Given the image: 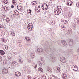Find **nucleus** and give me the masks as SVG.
Returning <instances> with one entry per match:
<instances>
[{"mask_svg":"<svg viewBox=\"0 0 79 79\" xmlns=\"http://www.w3.org/2000/svg\"><path fill=\"white\" fill-rule=\"evenodd\" d=\"M3 64H4V62H3Z\"/></svg>","mask_w":79,"mask_h":79,"instance_id":"nucleus-62","label":"nucleus"},{"mask_svg":"<svg viewBox=\"0 0 79 79\" xmlns=\"http://www.w3.org/2000/svg\"><path fill=\"white\" fill-rule=\"evenodd\" d=\"M78 52H79V49H78Z\"/></svg>","mask_w":79,"mask_h":79,"instance_id":"nucleus-57","label":"nucleus"},{"mask_svg":"<svg viewBox=\"0 0 79 79\" xmlns=\"http://www.w3.org/2000/svg\"><path fill=\"white\" fill-rule=\"evenodd\" d=\"M34 79H40V78L39 77H37L36 78Z\"/></svg>","mask_w":79,"mask_h":79,"instance_id":"nucleus-48","label":"nucleus"},{"mask_svg":"<svg viewBox=\"0 0 79 79\" xmlns=\"http://www.w3.org/2000/svg\"><path fill=\"white\" fill-rule=\"evenodd\" d=\"M76 68V65H74L73 66V68Z\"/></svg>","mask_w":79,"mask_h":79,"instance_id":"nucleus-47","label":"nucleus"},{"mask_svg":"<svg viewBox=\"0 0 79 79\" xmlns=\"http://www.w3.org/2000/svg\"><path fill=\"white\" fill-rule=\"evenodd\" d=\"M27 28L29 31H31L32 29V28H33V25L32 23H29L28 25Z\"/></svg>","mask_w":79,"mask_h":79,"instance_id":"nucleus-2","label":"nucleus"},{"mask_svg":"<svg viewBox=\"0 0 79 79\" xmlns=\"http://www.w3.org/2000/svg\"><path fill=\"white\" fill-rule=\"evenodd\" d=\"M44 4L42 5L41 7H44Z\"/></svg>","mask_w":79,"mask_h":79,"instance_id":"nucleus-53","label":"nucleus"},{"mask_svg":"<svg viewBox=\"0 0 79 79\" xmlns=\"http://www.w3.org/2000/svg\"><path fill=\"white\" fill-rule=\"evenodd\" d=\"M73 69L74 70V71H77L78 70V67L76 66V68H73Z\"/></svg>","mask_w":79,"mask_h":79,"instance_id":"nucleus-20","label":"nucleus"},{"mask_svg":"<svg viewBox=\"0 0 79 79\" xmlns=\"http://www.w3.org/2000/svg\"><path fill=\"white\" fill-rule=\"evenodd\" d=\"M17 8L19 10H21V6H17Z\"/></svg>","mask_w":79,"mask_h":79,"instance_id":"nucleus-26","label":"nucleus"},{"mask_svg":"<svg viewBox=\"0 0 79 79\" xmlns=\"http://www.w3.org/2000/svg\"><path fill=\"white\" fill-rule=\"evenodd\" d=\"M35 56V54L34 52H31L30 56L31 58H34Z\"/></svg>","mask_w":79,"mask_h":79,"instance_id":"nucleus-10","label":"nucleus"},{"mask_svg":"<svg viewBox=\"0 0 79 79\" xmlns=\"http://www.w3.org/2000/svg\"><path fill=\"white\" fill-rule=\"evenodd\" d=\"M25 39H26V40L28 41V42H31V40L30 39V38L29 37H26L25 38Z\"/></svg>","mask_w":79,"mask_h":79,"instance_id":"nucleus-16","label":"nucleus"},{"mask_svg":"<svg viewBox=\"0 0 79 79\" xmlns=\"http://www.w3.org/2000/svg\"><path fill=\"white\" fill-rule=\"evenodd\" d=\"M50 0V1H53V0Z\"/></svg>","mask_w":79,"mask_h":79,"instance_id":"nucleus-58","label":"nucleus"},{"mask_svg":"<svg viewBox=\"0 0 79 79\" xmlns=\"http://www.w3.org/2000/svg\"><path fill=\"white\" fill-rule=\"evenodd\" d=\"M10 64H11L12 67H15L18 65V63L15 61H11L10 63Z\"/></svg>","mask_w":79,"mask_h":79,"instance_id":"nucleus-3","label":"nucleus"},{"mask_svg":"<svg viewBox=\"0 0 79 79\" xmlns=\"http://www.w3.org/2000/svg\"><path fill=\"white\" fill-rule=\"evenodd\" d=\"M21 75V73L19 72H17L15 73V76H17V77L20 76Z\"/></svg>","mask_w":79,"mask_h":79,"instance_id":"nucleus-9","label":"nucleus"},{"mask_svg":"<svg viewBox=\"0 0 79 79\" xmlns=\"http://www.w3.org/2000/svg\"><path fill=\"white\" fill-rule=\"evenodd\" d=\"M62 79H66L67 78V75L65 73H63L62 74Z\"/></svg>","mask_w":79,"mask_h":79,"instance_id":"nucleus-11","label":"nucleus"},{"mask_svg":"<svg viewBox=\"0 0 79 79\" xmlns=\"http://www.w3.org/2000/svg\"><path fill=\"white\" fill-rule=\"evenodd\" d=\"M69 45L70 47L73 46L74 45V41L73 40H70L69 42Z\"/></svg>","mask_w":79,"mask_h":79,"instance_id":"nucleus-7","label":"nucleus"},{"mask_svg":"<svg viewBox=\"0 0 79 79\" xmlns=\"http://www.w3.org/2000/svg\"><path fill=\"white\" fill-rule=\"evenodd\" d=\"M37 51L39 53H41V52H42L43 51V50L41 48H39L37 49Z\"/></svg>","mask_w":79,"mask_h":79,"instance_id":"nucleus-17","label":"nucleus"},{"mask_svg":"<svg viewBox=\"0 0 79 79\" xmlns=\"http://www.w3.org/2000/svg\"><path fill=\"white\" fill-rule=\"evenodd\" d=\"M76 6H77V7H78V8H79V2H77L76 3Z\"/></svg>","mask_w":79,"mask_h":79,"instance_id":"nucleus-35","label":"nucleus"},{"mask_svg":"<svg viewBox=\"0 0 79 79\" xmlns=\"http://www.w3.org/2000/svg\"><path fill=\"white\" fill-rule=\"evenodd\" d=\"M0 54L3 56V55H4L5 54V52L3 50H0Z\"/></svg>","mask_w":79,"mask_h":79,"instance_id":"nucleus-15","label":"nucleus"},{"mask_svg":"<svg viewBox=\"0 0 79 79\" xmlns=\"http://www.w3.org/2000/svg\"><path fill=\"white\" fill-rule=\"evenodd\" d=\"M6 20L8 23H9L10 22V19L9 18H7L6 19Z\"/></svg>","mask_w":79,"mask_h":79,"instance_id":"nucleus-25","label":"nucleus"},{"mask_svg":"<svg viewBox=\"0 0 79 79\" xmlns=\"http://www.w3.org/2000/svg\"><path fill=\"white\" fill-rule=\"evenodd\" d=\"M57 70H58V71L60 72V68H57Z\"/></svg>","mask_w":79,"mask_h":79,"instance_id":"nucleus-44","label":"nucleus"},{"mask_svg":"<svg viewBox=\"0 0 79 79\" xmlns=\"http://www.w3.org/2000/svg\"><path fill=\"white\" fill-rule=\"evenodd\" d=\"M78 22L79 23V20H78Z\"/></svg>","mask_w":79,"mask_h":79,"instance_id":"nucleus-61","label":"nucleus"},{"mask_svg":"<svg viewBox=\"0 0 79 79\" xmlns=\"http://www.w3.org/2000/svg\"><path fill=\"white\" fill-rule=\"evenodd\" d=\"M44 5H45L46 7H43V10H47L48 8V5L46 3H44Z\"/></svg>","mask_w":79,"mask_h":79,"instance_id":"nucleus-12","label":"nucleus"},{"mask_svg":"<svg viewBox=\"0 0 79 79\" xmlns=\"http://www.w3.org/2000/svg\"><path fill=\"white\" fill-rule=\"evenodd\" d=\"M61 27L62 29L63 28H64L65 27H64V25H62L61 26Z\"/></svg>","mask_w":79,"mask_h":79,"instance_id":"nucleus-42","label":"nucleus"},{"mask_svg":"<svg viewBox=\"0 0 79 79\" xmlns=\"http://www.w3.org/2000/svg\"><path fill=\"white\" fill-rule=\"evenodd\" d=\"M65 55L69 57L73 54V51L71 49H67L65 51Z\"/></svg>","mask_w":79,"mask_h":79,"instance_id":"nucleus-1","label":"nucleus"},{"mask_svg":"<svg viewBox=\"0 0 79 79\" xmlns=\"http://www.w3.org/2000/svg\"><path fill=\"white\" fill-rule=\"evenodd\" d=\"M12 18H14L15 16H14V15L13 14L11 15Z\"/></svg>","mask_w":79,"mask_h":79,"instance_id":"nucleus-41","label":"nucleus"},{"mask_svg":"<svg viewBox=\"0 0 79 79\" xmlns=\"http://www.w3.org/2000/svg\"><path fill=\"white\" fill-rule=\"evenodd\" d=\"M63 23H64V24H68V22H67V20H64L63 21Z\"/></svg>","mask_w":79,"mask_h":79,"instance_id":"nucleus-29","label":"nucleus"},{"mask_svg":"<svg viewBox=\"0 0 79 79\" xmlns=\"http://www.w3.org/2000/svg\"><path fill=\"white\" fill-rule=\"evenodd\" d=\"M4 29H5L4 27L2 25H0V30H2L3 31V30H4Z\"/></svg>","mask_w":79,"mask_h":79,"instance_id":"nucleus-18","label":"nucleus"},{"mask_svg":"<svg viewBox=\"0 0 79 79\" xmlns=\"http://www.w3.org/2000/svg\"><path fill=\"white\" fill-rule=\"evenodd\" d=\"M2 61V58L0 56V61Z\"/></svg>","mask_w":79,"mask_h":79,"instance_id":"nucleus-46","label":"nucleus"},{"mask_svg":"<svg viewBox=\"0 0 79 79\" xmlns=\"http://www.w3.org/2000/svg\"><path fill=\"white\" fill-rule=\"evenodd\" d=\"M67 4L68 6H70L72 5V4H73V2L71 0H69V1L67 2Z\"/></svg>","mask_w":79,"mask_h":79,"instance_id":"nucleus-8","label":"nucleus"},{"mask_svg":"<svg viewBox=\"0 0 79 79\" xmlns=\"http://www.w3.org/2000/svg\"><path fill=\"white\" fill-rule=\"evenodd\" d=\"M2 18L4 19L5 18V15H2Z\"/></svg>","mask_w":79,"mask_h":79,"instance_id":"nucleus-43","label":"nucleus"},{"mask_svg":"<svg viewBox=\"0 0 79 79\" xmlns=\"http://www.w3.org/2000/svg\"><path fill=\"white\" fill-rule=\"evenodd\" d=\"M10 10V9L8 8V7H6L4 8V10L5 11H8Z\"/></svg>","mask_w":79,"mask_h":79,"instance_id":"nucleus-23","label":"nucleus"},{"mask_svg":"<svg viewBox=\"0 0 79 79\" xmlns=\"http://www.w3.org/2000/svg\"><path fill=\"white\" fill-rule=\"evenodd\" d=\"M35 11H37L38 13H39L40 11V8L38 6H36L35 8Z\"/></svg>","mask_w":79,"mask_h":79,"instance_id":"nucleus-6","label":"nucleus"},{"mask_svg":"<svg viewBox=\"0 0 79 79\" xmlns=\"http://www.w3.org/2000/svg\"><path fill=\"white\" fill-rule=\"evenodd\" d=\"M54 12L55 13V15H59L60 13L58 11V10H56V11H54Z\"/></svg>","mask_w":79,"mask_h":79,"instance_id":"nucleus-19","label":"nucleus"},{"mask_svg":"<svg viewBox=\"0 0 79 79\" xmlns=\"http://www.w3.org/2000/svg\"><path fill=\"white\" fill-rule=\"evenodd\" d=\"M38 64L40 67H41V66H42V63H41V62H39Z\"/></svg>","mask_w":79,"mask_h":79,"instance_id":"nucleus-31","label":"nucleus"},{"mask_svg":"<svg viewBox=\"0 0 79 79\" xmlns=\"http://www.w3.org/2000/svg\"><path fill=\"white\" fill-rule=\"evenodd\" d=\"M27 79H31V77L30 76H28L27 77Z\"/></svg>","mask_w":79,"mask_h":79,"instance_id":"nucleus-37","label":"nucleus"},{"mask_svg":"<svg viewBox=\"0 0 79 79\" xmlns=\"http://www.w3.org/2000/svg\"><path fill=\"white\" fill-rule=\"evenodd\" d=\"M57 10L59 11V12L60 13H61V10H62L61 7L60 6H57Z\"/></svg>","mask_w":79,"mask_h":79,"instance_id":"nucleus-13","label":"nucleus"},{"mask_svg":"<svg viewBox=\"0 0 79 79\" xmlns=\"http://www.w3.org/2000/svg\"><path fill=\"white\" fill-rule=\"evenodd\" d=\"M8 69L6 68H4L2 70V75H4V74H6L8 73Z\"/></svg>","mask_w":79,"mask_h":79,"instance_id":"nucleus-4","label":"nucleus"},{"mask_svg":"<svg viewBox=\"0 0 79 79\" xmlns=\"http://www.w3.org/2000/svg\"><path fill=\"white\" fill-rule=\"evenodd\" d=\"M61 43L63 45H64V46H66V45H67V43H66V41L64 40H62L61 41Z\"/></svg>","mask_w":79,"mask_h":79,"instance_id":"nucleus-14","label":"nucleus"},{"mask_svg":"<svg viewBox=\"0 0 79 79\" xmlns=\"http://www.w3.org/2000/svg\"><path fill=\"white\" fill-rule=\"evenodd\" d=\"M6 0V1H4V3H5V4H7V3H8V1H7V0Z\"/></svg>","mask_w":79,"mask_h":79,"instance_id":"nucleus-39","label":"nucleus"},{"mask_svg":"<svg viewBox=\"0 0 79 79\" xmlns=\"http://www.w3.org/2000/svg\"><path fill=\"white\" fill-rule=\"evenodd\" d=\"M38 69L39 71H42V72L43 71V69H42V68H38Z\"/></svg>","mask_w":79,"mask_h":79,"instance_id":"nucleus-33","label":"nucleus"},{"mask_svg":"<svg viewBox=\"0 0 79 79\" xmlns=\"http://www.w3.org/2000/svg\"><path fill=\"white\" fill-rule=\"evenodd\" d=\"M33 5H35V3H33Z\"/></svg>","mask_w":79,"mask_h":79,"instance_id":"nucleus-54","label":"nucleus"},{"mask_svg":"<svg viewBox=\"0 0 79 79\" xmlns=\"http://www.w3.org/2000/svg\"><path fill=\"white\" fill-rule=\"evenodd\" d=\"M62 29H63V30H65V29H66V27L63 28H62Z\"/></svg>","mask_w":79,"mask_h":79,"instance_id":"nucleus-51","label":"nucleus"},{"mask_svg":"<svg viewBox=\"0 0 79 79\" xmlns=\"http://www.w3.org/2000/svg\"><path fill=\"white\" fill-rule=\"evenodd\" d=\"M42 79H47V78H46V76H42L41 77Z\"/></svg>","mask_w":79,"mask_h":79,"instance_id":"nucleus-30","label":"nucleus"},{"mask_svg":"<svg viewBox=\"0 0 79 79\" xmlns=\"http://www.w3.org/2000/svg\"><path fill=\"white\" fill-rule=\"evenodd\" d=\"M29 13H30V15H32V14L31 13V12H32V10L30 9H29Z\"/></svg>","mask_w":79,"mask_h":79,"instance_id":"nucleus-34","label":"nucleus"},{"mask_svg":"<svg viewBox=\"0 0 79 79\" xmlns=\"http://www.w3.org/2000/svg\"><path fill=\"white\" fill-rule=\"evenodd\" d=\"M51 24L52 25H53V24H55V22L54 21H52L51 22Z\"/></svg>","mask_w":79,"mask_h":79,"instance_id":"nucleus-32","label":"nucleus"},{"mask_svg":"<svg viewBox=\"0 0 79 79\" xmlns=\"http://www.w3.org/2000/svg\"><path fill=\"white\" fill-rule=\"evenodd\" d=\"M14 13L15 15H18L19 14V12L18 11L16 10L15 11H14Z\"/></svg>","mask_w":79,"mask_h":79,"instance_id":"nucleus-21","label":"nucleus"},{"mask_svg":"<svg viewBox=\"0 0 79 79\" xmlns=\"http://www.w3.org/2000/svg\"><path fill=\"white\" fill-rule=\"evenodd\" d=\"M27 11H28V9H27Z\"/></svg>","mask_w":79,"mask_h":79,"instance_id":"nucleus-63","label":"nucleus"},{"mask_svg":"<svg viewBox=\"0 0 79 79\" xmlns=\"http://www.w3.org/2000/svg\"><path fill=\"white\" fill-rule=\"evenodd\" d=\"M2 42H3L4 43H6V40H2Z\"/></svg>","mask_w":79,"mask_h":79,"instance_id":"nucleus-38","label":"nucleus"},{"mask_svg":"<svg viewBox=\"0 0 79 79\" xmlns=\"http://www.w3.org/2000/svg\"><path fill=\"white\" fill-rule=\"evenodd\" d=\"M37 65H35V66L34 67L35 68H37Z\"/></svg>","mask_w":79,"mask_h":79,"instance_id":"nucleus-55","label":"nucleus"},{"mask_svg":"<svg viewBox=\"0 0 79 79\" xmlns=\"http://www.w3.org/2000/svg\"><path fill=\"white\" fill-rule=\"evenodd\" d=\"M5 48L6 50H8V46H6L5 47Z\"/></svg>","mask_w":79,"mask_h":79,"instance_id":"nucleus-40","label":"nucleus"},{"mask_svg":"<svg viewBox=\"0 0 79 79\" xmlns=\"http://www.w3.org/2000/svg\"><path fill=\"white\" fill-rule=\"evenodd\" d=\"M44 7H42V9H43V8H44Z\"/></svg>","mask_w":79,"mask_h":79,"instance_id":"nucleus-59","label":"nucleus"},{"mask_svg":"<svg viewBox=\"0 0 79 79\" xmlns=\"http://www.w3.org/2000/svg\"><path fill=\"white\" fill-rule=\"evenodd\" d=\"M41 58V61H42L43 60V57H42Z\"/></svg>","mask_w":79,"mask_h":79,"instance_id":"nucleus-56","label":"nucleus"},{"mask_svg":"<svg viewBox=\"0 0 79 79\" xmlns=\"http://www.w3.org/2000/svg\"><path fill=\"white\" fill-rule=\"evenodd\" d=\"M8 60H9L10 58H8Z\"/></svg>","mask_w":79,"mask_h":79,"instance_id":"nucleus-60","label":"nucleus"},{"mask_svg":"<svg viewBox=\"0 0 79 79\" xmlns=\"http://www.w3.org/2000/svg\"><path fill=\"white\" fill-rule=\"evenodd\" d=\"M68 33L69 34L70 33H72V30L71 29H69L68 31Z\"/></svg>","mask_w":79,"mask_h":79,"instance_id":"nucleus-22","label":"nucleus"},{"mask_svg":"<svg viewBox=\"0 0 79 79\" xmlns=\"http://www.w3.org/2000/svg\"><path fill=\"white\" fill-rule=\"evenodd\" d=\"M11 68H12L11 67H9L8 68V69H11Z\"/></svg>","mask_w":79,"mask_h":79,"instance_id":"nucleus-49","label":"nucleus"},{"mask_svg":"<svg viewBox=\"0 0 79 79\" xmlns=\"http://www.w3.org/2000/svg\"><path fill=\"white\" fill-rule=\"evenodd\" d=\"M68 15L69 17H71V15L70 14V13H69V14H68Z\"/></svg>","mask_w":79,"mask_h":79,"instance_id":"nucleus-45","label":"nucleus"},{"mask_svg":"<svg viewBox=\"0 0 79 79\" xmlns=\"http://www.w3.org/2000/svg\"><path fill=\"white\" fill-rule=\"evenodd\" d=\"M72 26L73 29H76V24L75 23H74L72 25Z\"/></svg>","mask_w":79,"mask_h":79,"instance_id":"nucleus-27","label":"nucleus"},{"mask_svg":"<svg viewBox=\"0 0 79 79\" xmlns=\"http://www.w3.org/2000/svg\"><path fill=\"white\" fill-rule=\"evenodd\" d=\"M14 54H15V55H17V53H16V52H14Z\"/></svg>","mask_w":79,"mask_h":79,"instance_id":"nucleus-52","label":"nucleus"},{"mask_svg":"<svg viewBox=\"0 0 79 79\" xmlns=\"http://www.w3.org/2000/svg\"><path fill=\"white\" fill-rule=\"evenodd\" d=\"M12 2H13V3L14 4H15V5H16V3L17 2L16 0H12Z\"/></svg>","mask_w":79,"mask_h":79,"instance_id":"nucleus-28","label":"nucleus"},{"mask_svg":"<svg viewBox=\"0 0 79 79\" xmlns=\"http://www.w3.org/2000/svg\"><path fill=\"white\" fill-rule=\"evenodd\" d=\"M19 61L22 63H23V58L21 57H19Z\"/></svg>","mask_w":79,"mask_h":79,"instance_id":"nucleus-24","label":"nucleus"},{"mask_svg":"<svg viewBox=\"0 0 79 79\" xmlns=\"http://www.w3.org/2000/svg\"><path fill=\"white\" fill-rule=\"evenodd\" d=\"M11 34L13 35V36H15L16 35V34L15 33H14L13 32H11Z\"/></svg>","mask_w":79,"mask_h":79,"instance_id":"nucleus-36","label":"nucleus"},{"mask_svg":"<svg viewBox=\"0 0 79 79\" xmlns=\"http://www.w3.org/2000/svg\"><path fill=\"white\" fill-rule=\"evenodd\" d=\"M11 8H14V6H13V5L11 6Z\"/></svg>","mask_w":79,"mask_h":79,"instance_id":"nucleus-50","label":"nucleus"},{"mask_svg":"<svg viewBox=\"0 0 79 79\" xmlns=\"http://www.w3.org/2000/svg\"><path fill=\"white\" fill-rule=\"evenodd\" d=\"M60 60V61L63 63H66V58H65L63 57H61Z\"/></svg>","mask_w":79,"mask_h":79,"instance_id":"nucleus-5","label":"nucleus"}]
</instances>
